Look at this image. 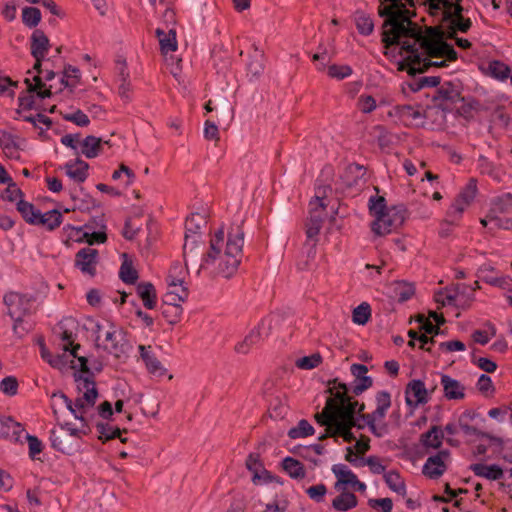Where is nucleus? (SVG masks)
<instances>
[{
	"label": "nucleus",
	"mask_w": 512,
	"mask_h": 512,
	"mask_svg": "<svg viewBox=\"0 0 512 512\" xmlns=\"http://www.w3.org/2000/svg\"><path fill=\"white\" fill-rule=\"evenodd\" d=\"M447 32L440 26H422L411 20L399 33L395 45L400 46L403 52L423 51L428 57H446L449 61H456L458 53L451 44L445 41Z\"/></svg>",
	"instance_id": "nucleus-1"
},
{
	"label": "nucleus",
	"mask_w": 512,
	"mask_h": 512,
	"mask_svg": "<svg viewBox=\"0 0 512 512\" xmlns=\"http://www.w3.org/2000/svg\"><path fill=\"white\" fill-rule=\"evenodd\" d=\"M244 236L240 226L232 229L226 240L223 229L212 236L205 254V265L209 266L212 273L224 278H230L236 273L243 257Z\"/></svg>",
	"instance_id": "nucleus-2"
},
{
	"label": "nucleus",
	"mask_w": 512,
	"mask_h": 512,
	"mask_svg": "<svg viewBox=\"0 0 512 512\" xmlns=\"http://www.w3.org/2000/svg\"><path fill=\"white\" fill-rule=\"evenodd\" d=\"M378 15L383 18L381 36L384 48L388 49L397 43L399 33L406 25L411 24L415 12L410 11L400 0H378Z\"/></svg>",
	"instance_id": "nucleus-3"
},
{
	"label": "nucleus",
	"mask_w": 512,
	"mask_h": 512,
	"mask_svg": "<svg viewBox=\"0 0 512 512\" xmlns=\"http://www.w3.org/2000/svg\"><path fill=\"white\" fill-rule=\"evenodd\" d=\"M368 208L375 218L371 223V230L377 236H385L398 229L405 221V210L399 207L386 205L384 196H372Z\"/></svg>",
	"instance_id": "nucleus-4"
},
{
	"label": "nucleus",
	"mask_w": 512,
	"mask_h": 512,
	"mask_svg": "<svg viewBox=\"0 0 512 512\" xmlns=\"http://www.w3.org/2000/svg\"><path fill=\"white\" fill-rule=\"evenodd\" d=\"M96 346L115 358H126L132 348L127 332L113 323L96 324Z\"/></svg>",
	"instance_id": "nucleus-5"
},
{
	"label": "nucleus",
	"mask_w": 512,
	"mask_h": 512,
	"mask_svg": "<svg viewBox=\"0 0 512 512\" xmlns=\"http://www.w3.org/2000/svg\"><path fill=\"white\" fill-rule=\"evenodd\" d=\"M89 427H73L70 423L58 424L51 430L50 441L54 449L71 455L78 451L82 438L88 434Z\"/></svg>",
	"instance_id": "nucleus-6"
},
{
	"label": "nucleus",
	"mask_w": 512,
	"mask_h": 512,
	"mask_svg": "<svg viewBox=\"0 0 512 512\" xmlns=\"http://www.w3.org/2000/svg\"><path fill=\"white\" fill-rule=\"evenodd\" d=\"M407 56L398 62V70L406 71L410 76L422 74L429 70L430 67H446V57H428L423 51L406 52Z\"/></svg>",
	"instance_id": "nucleus-7"
},
{
	"label": "nucleus",
	"mask_w": 512,
	"mask_h": 512,
	"mask_svg": "<svg viewBox=\"0 0 512 512\" xmlns=\"http://www.w3.org/2000/svg\"><path fill=\"white\" fill-rule=\"evenodd\" d=\"M326 189H330L329 187L318 189L316 197L310 201L309 203V216L305 222L306 236L310 240H317V236L319 235L324 219L326 218V204L324 203V198L326 196Z\"/></svg>",
	"instance_id": "nucleus-8"
},
{
	"label": "nucleus",
	"mask_w": 512,
	"mask_h": 512,
	"mask_svg": "<svg viewBox=\"0 0 512 512\" xmlns=\"http://www.w3.org/2000/svg\"><path fill=\"white\" fill-rule=\"evenodd\" d=\"M4 302L8 308V314L14 320V332L22 336L28 331L27 328L21 327V324L24 316L30 312V300L19 293L10 292L5 295Z\"/></svg>",
	"instance_id": "nucleus-9"
},
{
	"label": "nucleus",
	"mask_w": 512,
	"mask_h": 512,
	"mask_svg": "<svg viewBox=\"0 0 512 512\" xmlns=\"http://www.w3.org/2000/svg\"><path fill=\"white\" fill-rule=\"evenodd\" d=\"M203 241L199 235H186L183 245V257L186 271L193 270L197 275L202 269L209 270V266L205 265V255L202 256Z\"/></svg>",
	"instance_id": "nucleus-10"
},
{
	"label": "nucleus",
	"mask_w": 512,
	"mask_h": 512,
	"mask_svg": "<svg viewBox=\"0 0 512 512\" xmlns=\"http://www.w3.org/2000/svg\"><path fill=\"white\" fill-rule=\"evenodd\" d=\"M156 37L158 38L160 51L164 56L165 62L168 65L173 66L175 64V68H172L171 73L174 76L181 71V62L180 58H175L171 53L175 52L178 48V43L176 39V30L171 28L167 32L161 28L156 29Z\"/></svg>",
	"instance_id": "nucleus-11"
},
{
	"label": "nucleus",
	"mask_w": 512,
	"mask_h": 512,
	"mask_svg": "<svg viewBox=\"0 0 512 512\" xmlns=\"http://www.w3.org/2000/svg\"><path fill=\"white\" fill-rule=\"evenodd\" d=\"M331 383L334 385L337 384V386L329 387L327 390V392L331 394V397L328 399L332 400V412L335 419L355 417L354 410L345 405V402L348 401V388L346 384L338 383V379L329 382V384Z\"/></svg>",
	"instance_id": "nucleus-12"
},
{
	"label": "nucleus",
	"mask_w": 512,
	"mask_h": 512,
	"mask_svg": "<svg viewBox=\"0 0 512 512\" xmlns=\"http://www.w3.org/2000/svg\"><path fill=\"white\" fill-rule=\"evenodd\" d=\"M433 108L423 109L420 105H397L394 114L407 126L421 127Z\"/></svg>",
	"instance_id": "nucleus-13"
},
{
	"label": "nucleus",
	"mask_w": 512,
	"mask_h": 512,
	"mask_svg": "<svg viewBox=\"0 0 512 512\" xmlns=\"http://www.w3.org/2000/svg\"><path fill=\"white\" fill-rule=\"evenodd\" d=\"M245 466L252 473V483L255 485L269 483L274 480L271 473L264 467L258 453H250L246 458Z\"/></svg>",
	"instance_id": "nucleus-14"
},
{
	"label": "nucleus",
	"mask_w": 512,
	"mask_h": 512,
	"mask_svg": "<svg viewBox=\"0 0 512 512\" xmlns=\"http://www.w3.org/2000/svg\"><path fill=\"white\" fill-rule=\"evenodd\" d=\"M98 264V250L86 247L79 250L75 255V266L84 274L94 277Z\"/></svg>",
	"instance_id": "nucleus-15"
},
{
	"label": "nucleus",
	"mask_w": 512,
	"mask_h": 512,
	"mask_svg": "<svg viewBox=\"0 0 512 512\" xmlns=\"http://www.w3.org/2000/svg\"><path fill=\"white\" fill-rule=\"evenodd\" d=\"M448 450H441L436 455L430 456L423 466V474L431 479H437L444 474L447 469L445 460L449 457Z\"/></svg>",
	"instance_id": "nucleus-16"
},
{
	"label": "nucleus",
	"mask_w": 512,
	"mask_h": 512,
	"mask_svg": "<svg viewBox=\"0 0 512 512\" xmlns=\"http://www.w3.org/2000/svg\"><path fill=\"white\" fill-rule=\"evenodd\" d=\"M24 139L7 131H0V147L4 155L10 159L19 160L21 155V145Z\"/></svg>",
	"instance_id": "nucleus-17"
},
{
	"label": "nucleus",
	"mask_w": 512,
	"mask_h": 512,
	"mask_svg": "<svg viewBox=\"0 0 512 512\" xmlns=\"http://www.w3.org/2000/svg\"><path fill=\"white\" fill-rule=\"evenodd\" d=\"M406 403L409 406H417L428 402V391L421 380L410 381L405 390Z\"/></svg>",
	"instance_id": "nucleus-18"
},
{
	"label": "nucleus",
	"mask_w": 512,
	"mask_h": 512,
	"mask_svg": "<svg viewBox=\"0 0 512 512\" xmlns=\"http://www.w3.org/2000/svg\"><path fill=\"white\" fill-rule=\"evenodd\" d=\"M52 397H59L64 404L66 405L67 409L74 415L76 419H78L81 422V425L84 427H89L87 420L84 417V414L86 411L93 406L86 405V402L82 397H78L75 402H72L64 393L58 392L53 393Z\"/></svg>",
	"instance_id": "nucleus-19"
},
{
	"label": "nucleus",
	"mask_w": 512,
	"mask_h": 512,
	"mask_svg": "<svg viewBox=\"0 0 512 512\" xmlns=\"http://www.w3.org/2000/svg\"><path fill=\"white\" fill-rule=\"evenodd\" d=\"M161 312L169 324L174 325L178 323L183 312V308L179 304V298L175 299V296L171 295L163 296Z\"/></svg>",
	"instance_id": "nucleus-20"
},
{
	"label": "nucleus",
	"mask_w": 512,
	"mask_h": 512,
	"mask_svg": "<svg viewBox=\"0 0 512 512\" xmlns=\"http://www.w3.org/2000/svg\"><path fill=\"white\" fill-rule=\"evenodd\" d=\"M139 351L149 373L156 376H163L166 373V369L153 353L152 346L140 345Z\"/></svg>",
	"instance_id": "nucleus-21"
},
{
	"label": "nucleus",
	"mask_w": 512,
	"mask_h": 512,
	"mask_svg": "<svg viewBox=\"0 0 512 512\" xmlns=\"http://www.w3.org/2000/svg\"><path fill=\"white\" fill-rule=\"evenodd\" d=\"M460 100V93L455 86L448 82L438 89L437 95L433 97L435 107L444 111L446 108L444 102L456 103Z\"/></svg>",
	"instance_id": "nucleus-22"
},
{
	"label": "nucleus",
	"mask_w": 512,
	"mask_h": 512,
	"mask_svg": "<svg viewBox=\"0 0 512 512\" xmlns=\"http://www.w3.org/2000/svg\"><path fill=\"white\" fill-rule=\"evenodd\" d=\"M118 68V94L122 99L126 101L130 100V93L132 91V84L130 81V73L128 71L126 60L117 61Z\"/></svg>",
	"instance_id": "nucleus-23"
},
{
	"label": "nucleus",
	"mask_w": 512,
	"mask_h": 512,
	"mask_svg": "<svg viewBox=\"0 0 512 512\" xmlns=\"http://www.w3.org/2000/svg\"><path fill=\"white\" fill-rule=\"evenodd\" d=\"M444 396L449 400H460L465 396V387L456 379L448 375L441 376Z\"/></svg>",
	"instance_id": "nucleus-24"
},
{
	"label": "nucleus",
	"mask_w": 512,
	"mask_h": 512,
	"mask_svg": "<svg viewBox=\"0 0 512 512\" xmlns=\"http://www.w3.org/2000/svg\"><path fill=\"white\" fill-rule=\"evenodd\" d=\"M50 42L42 30L36 29L31 36V54L34 58H44Z\"/></svg>",
	"instance_id": "nucleus-25"
},
{
	"label": "nucleus",
	"mask_w": 512,
	"mask_h": 512,
	"mask_svg": "<svg viewBox=\"0 0 512 512\" xmlns=\"http://www.w3.org/2000/svg\"><path fill=\"white\" fill-rule=\"evenodd\" d=\"M64 169L68 177L76 182L82 183L87 179L89 165L78 158L74 162L66 163Z\"/></svg>",
	"instance_id": "nucleus-26"
},
{
	"label": "nucleus",
	"mask_w": 512,
	"mask_h": 512,
	"mask_svg": "<svg viewBox=\"0 0 512 512\" xmlns=\"http://www.w3.org/2000/svg\"><path fill=\"white\" fill-rule=\"evenodd\" d=\"M78 384V389L83 391L82 398L86 402L88 406H94L98 397V391L96 389L95 382L90 380L88 377L80 376L76 379Z\"/></svg>",
	"instance_id": "nucleus-27"
},
{
	"label": "nucleus",
	"mask_w": 512,
	"mask_h": 512,
	"mask_svg": "<svg viewBox=\"0 0 512 512\" xmlns=\"http://www.w3.org/2000/svg\"><path fill=\"white\" fill-rule=\"evenodd\" d=\"M62 223V214L59 210L53 209L46 213L39 211L34 225H41L52 231L59 227Z\"/></svg>",
	"instance_id": "nucleus-28"
},
{
	"label": "nucleus",
	"mask_w": 512,
	"mask_h": 512,
	"mask_svg": "<svg viewBox=\"0 0 512 512\" xmlns=\"http://www.w3.org/2000/svg\"><path fill=\"white\" fill-rule=\"evenodd\" d=\"M470 469L474 472L476 476L484 477L488 480H499L503 477V470L500 466L493 465H484V464H472Z\"/></svg>",
	"instance_id": "nucleus-29"
},
{
	"label": "nucleus",
	"mask_w": 512,
	"mask_h": 512,
	"mask_svg": "<svg viewBox=\"0 0 512 512\" xmlns=\"http://www.w3.org/2000/svg\"><path fill=\"white\" fill-rule=\"evenodd\" d=\"M332 471L337 477V482L335 483V488L337 490H340L342 485H350L351 487L355 486V482L358 478L345 465H334L332 467Z\"/></svg>",
	"instance_id": "nucleus-30"
},
{
	"label": "nucleus",
	"mask_w": 512,
	"mask_h": 512,
	"mask_svg": "<svg viewBox=\"0 0 512 512\" xmlns=\"http://www.w3.org/2000/svg\"><path fill=\"white\" fill-rule=\"evenodd\" d=\"M137 294L141 298L143 305L147 309H153L156 306V290L152 283L143 282L137 285Z\"/></svg>",
	"instance_id": "nucleus-31"
},
{
	"label": "nucleus",
	"mask_w": 512,
	"mask_h": 512,
	"mask_svg": "<svg viewBox=\"0 0 512 512\" xmlns=\"http://www.w3.org/2000/svg\"><path fill=\"white\" fill-rule=\"evenodd\" d=\"M443 438V430L438 426H432L427 432L421 435L420 440L426 448L437 449L442 445Z\"/></svg>",
	"instance_id": "nucleus-32"
},
{
	"label": "nucleus",
	"mask_w": 512,
	"mask_h": 512,
	"mask_svg": "<svg viewBox=\"0 0 512 512\" xmlns=\"http://www.w3.org/2000/svg\"><path fill=\"white\" fill-rule=\"evenodd\" d=\"M101 151V138L89 135L81 143V153L87 158H95L100 154Z\"/></svg>",
	"instance_id": "nucleus-33"
},
{
	"label": "nucleus",
	"mask_w": 512,
	"mask_h": 512,
	"mask_svg": "<svg viewBox=\"0 0 512 512\" xmlns=\"http://www.w3.org/2000/svg\"><path fill=\"white\" fill-rule=\"evenodd\" d=\"M260 339V330L256 328L252 329L242 341L235 345L234 350L238 354L246 355L249 353L251 348L260 341Z\"/></svg>",
	"instance_id": "nucleus-34"
},
{
	"label": "nucleus",
	"mask_w": 512,
	"mask_h": 512,
	"mask_svg": "<svg viewBox=\"0 0 512 512\" xmlns=\"http://www.w3.org/2000/svg\"><path fill=\"white\" fill-rule=\"evenodd\" d=\"M282 468L286 473L289 474L290 477L294 479H303L306 475L304 465L292 457L284 458L282 461Z\"/></svg>",
	"instance_id": "nucleus-35"
},
{
	"label": "nucleus",
	"mask_w": 512,
	"mask_h": 512,
	"mask_svg": "<svg viewBox=\"0 0 512 512\" xmlns=\"http://www.w3.org/2000/svg\"><path fill=\"white\" fill-rule=\"evenodd\" d=\"M354 21L360 34L367 36L374 31V22L365 12L357 10L354 14Z\"/></svg>",
	"instance_id": "nucleus-36"
},
{
	"label": "nucleus",
	"mask_w": 512,
	"mask_h": 512,
	"mask_svg": "<svg viewBox=\"0 0 512 512\" xmlns=\"http://www.w3.org/2000/svg\"><path fill=\"white\" fill-rule=\"evenodd\" d=\"M357 497L350 492H343L332 501V506L337 511H347L357 506Z\"/></svg>",
	"instance_id": "nucleus-37"
},
{
	"label": "nucleus",
	"mask_w": 512,
	"mask_h": 512,
	"mask_svg": "<svg viewBox=\"0 0 512 512\" xmlns=\"http://www.w3.org/2000/svg\"><path fill=\"white\" fill-rule=\"evenodd\" d=\"M124 261L120 267L119 277L126 284H134L138 279V272L133 267L132 261L127 259V255L123 254Z\"/></svg>",
	"instance_id": "nucleus-38"
},
{
	"label": "nucleus",
	"mask_w": 512,
	"mask_h": 512,
	"mask_svg": "<svg viewBox=\"0 0 512 512\" xmlns=\"http://www.w3.org/2000/svg\"><path fill=\"white\" fill-rule=\"evenodd\" d=\"M387 486L399 495L405 496L406 487L404 480L396 471H389L384 475Z\"/></svg>",
	"instance_id": "nucleus-39"
},
{
	"label": "nucleus",
	"mask_w": 512,
	"mask_h": 512,
	"mask_svg": "<svg viewBox=\"0 0 512 512\" xmlns=\"http://www.w3.org/2000/svg\"><path fill=\"white\" fill-rule=\"evenodd\" d=\"M17 210L29 224H35L36 218L40 210L36 209L35 206L23 199L17 201Z\"/></svg>",
	"instance_id": "nucleus-40"
},
{
	"label": "nucleus",
	"mask_w": 512,
	"mask_h": 512,
	"mask_svg": "<svg viewBox=\"0 0 512 512\" xmlns=\"http://www.w3.org/2000/svg\"><path fill=\"white\" fill-rule=\"evenodd\" d=\"M376 403H377V408L371 414L376 417L385 418L387 410L391 406L390 393H388L387 391L378 392L376 395Z\"/></svg>",
	"instance_id": "nucleus-41"
},
{
	"label": "nucleus",
	"mask_w": 512,
	"mask_h": 512,
	"mask_svg": "<svg viewBox=\"0 0 512 512\" xmlns=\"http://www.w3.org/2000/svg\"><path fill=\"white\" fill-rule=\"evenodd\" d=\"M97 431L99 432V440L103 443L106 441L112 440L114 438L120 437L122 432H127L126 429L121 430L118 427L111 426L109 424L99 423L97 424Z\"/></svg>",
	"instance_id": "nucleus-42"
},
{
	"label": "nucleus",
	"mask_w": 512,
	"mask_h": 512,
	"mask_svg": "<svg viewBox=\"0 0 512 512\" xmlns=\"http://www.w3.org/2000/svg\"><path fill=\"white\" fill-rule=\"evenodd\" d=\"M313 434V426L305 419L300 420L296 427H293L288 431V436L291 439L304 438Z\"/></svg>",
	"instance_id": "nucleus-43"
},
{
	"label": "nucleus",
	"mask_w": 512,
	"mask_h": 512,
	"mask_svg": "<svg viewBox=\"0 0 512 512\" xmlns=\"http://www.w3.org/2000/svg\"><path fill=\"white\" fill-rule=\"evenodd\" d=\"M472 22L469 18L459 17L450 21V27L447 31L448 38H455L456 32L466 33L471 28Z\"/></svg>",
	"instance_id": "nucleus-44"
},
{
	"label": "nucleus",
	"mask_w": 512,
	"mask_h": 512,
	"mask_svg": "<svg viewBox=\"0 0 512 512\" xmlns=\"http://www.w3.org/2000/svg\"><path fill=\"white\" fill-rule=\"evenodd\" d=\"M11 427L14 428L13 432L16 435H19L20 432L23 430L22 425L20 423L16 422L12 417H10V416L0 417V438L8 437Z\"/></svg>",
	"instance_id": "nucleus-45"
},
{
	"label": "nucleus",
	"mask_w": 512,
	"mask_h": 512,
	"mask_svg": "<svg viewBox=\"0 0 512 512\" xmlns=\"http://www.w3.org/2000/svg\"><path fill=\"white\" fill-rule=\"evenodd\" d=\"M22 21L30 28L36 27L41 21L40 10L36 7H25L22 10Z\"/></svg>",
	"instance_id": "nucleus-46"
},
{
	"label": "nucleus",
	"mask_w": 512,
	"mask_h": 512,
	"mask_svg": "<svg viewBox=\"0 0 512 512\" xmlns=\"http://www.w3.org/2000/svg\"><path fill=\"white\" fill-rule=\"evenodd\" d=\"M371 316V308L368 303L363 302L352 312V320L355 324L364 325L368 322Z\"/></svg>",
	"instance_id": "nucleus-47"
},
{
	"label": "nucleus",
	"mask_w": 512,
	"mask_h": 512,
	"mask_svg": "<svg viewBox=\"0 0 512 512\" xmlns=\"http://www.w3.org/2000/svg\"><path fill=\"white\" fill-rule=\"evenodd\" d=\"M394 293L399 302L409 300L415 293L413 284L407 282H396Z\"/></svg>",
	"instance_id": "nucleus-48"
},
{
	"label": "nucleus",
	"mask_w": 512,
	"mask_h": 512,
	"mask_svg": "<svg viewBox=\"0 0 512 512\" xmlns=\"http://www.w3.org/2000/svg\"><path fill=\"white\" fill-rule=\"evenodd\" d=\"M322 363V356L320 353H314L309 356H304L296 360L295 365L302 370H311L318 367Z\"/></svg>",
	"instance_id": "nucleus-49"
},
{
	"label": "nucleus",
	"mask_w": 512,
	"mask_h": 512,
	"mask_svg": "<svg viewBox=\"0 0 512 512\" xmlns=\"http://www.w3.org/2000/svg\"><path fill=\"white\" fill-rule=\"evenodd\" d=\"M204 222L203 217L200 214H192L189 218L186 220L185 228V236L190 235H199L201 238V224Z\"/></svg>",
	"instance_id": "nucleus-50"
},
{
	"label": "nucleus",
	"mask_w": 512,
	"mask_h": 512,
	"mask_svg": "<svg viewBox=\"0 0 512 512\" xmlns=\"http://www.w3.org/2000/svg\"><path fill=\"white\" fill-rule=\"evenodd\" d=\"M362 419L366 421L370 431L377 437H382L387 432V425L383 424L381 426L376 425V421H381L384 418L376 417L372 414H362Z\"/></svg>",
	"instance_id": "nucleus-51"
},
{
	"label": "nucleus",
	"mask_w": 512,
	"mask_h": 512,
	"mask_svg": "<svg viewBox=\"0 0 512 512\" xmlns=\"http://www.w3.org/2000/svg\"><path fill=\"white\" fill-rule=\"evenodd\" d=\"M332 407H333L332 400H329L327 398V401H326V404H325V407L323 408V410L314 415L315 421L322 426H326L329 423H331L332 421H335L336 419L333 416Z\"/></svg>",
	"instance_id": "nucleus-52"
},
{
	"label": "nucleus",
	"mask_w": 512,
	"mask_h": 512,
	"mask_svg": "<svg viewBox=\"0 0 512 512\" xmlns=\"http://www.w3.org/2000/svg\"><path fill=\"white\" fill-rule=\"evenodd\" d=\"M175 296L179 298V304L181 302H185L189 295V290L184 286V283H168V291L164 294V296Z\"/></svg>",
	"instance_id": "nucleus-53"
},
{
	"label": "nucleus",
	"mask_w": 512,
	"mask_h": 512,
	"mask_svg": "<svg viewBox=\"0 0 512 512\" xmlns=\"http://www.w3.org/2000/svg\"><path fill=\"white\" fill-rule=\"evenodd\" d=\"M19 383L15 376H7L0 381V391L7 396H15L18 393Z\"/></svg>",
	"instance_id": "nucleus-54"
},
{
	"label": "nucleus",
	"mask_w": 512,
	"mask_h": 512,
	"mask_svg": "<svg viewBox=\"0 0 512 512\" xmlns=\"http://www.w3.org/2000/svg\"><path fill=\"white\" fill-rule=\"evenodd\" d=\"M328 76L338 80H342L352 75L353 70L349 65L332 64L327 69Z\"/></svg>",
	"instance_id": "nucleus-55"
},
{
	"label": "nucleus",
	"mask_w": 512,
	"mask_h": 512,
	"mask_svg": "<svg viewBox=\"0 0 512 512\" xmlns=\"http://www.w3.org/2000/svg\"><path fill=\"white\" fill-rule=\"evenodd\" d=\"M488 70L492 77L499 80L508 78L510 72L509 67L500 61L491 62L489 64Z\"/></svg>",
	"instance_id": "nucleus-56"
},
{
	"label": "nucleus",
	"mask_w": 512,
	"mask_h": 512,
	"mask_svg": "<svg viewBox=\"0 0 512 512\" xmlns=\"http://www.w3.org/2000/svg\"><path fill=\"white\" fill-rule=\"evenodd\" d=\"M23 192L20 188L17 187L16 183L12 180L10 183H7V188L5 189L2 198L9 202H14L22 199Z\"/></svg>",
	"instance_id": "nucleus-57"
},
{
	"label": "nucleus",
	"mask_w": 512,
	"mask_h": 512,
	"mask_svg": "<svg viewBox=\"0 0 512 512\" xmlns=\"http://www.w3.org/2000/svg\"><path fill=\"white\" fill-rule=\"evenodd\" d=\"M188 272L181 266V264L177 263L173 265L167 276V283H184L185 274Z\"/></svg>",
	"instance_id": "nucleus-58"
},
{
	"label": "nucleus",
	"mask_w": 512,
	"mask_h": 512,
	"mask_svg": "<svg viewBox=\"0 0 512 512\" xmlns=\"http://www.w3.org/2000/svg\"><path fill=\"white\" fill-rule=\"evenodd\" d=\"M373 379L370 376L361 377L359 379H355L353 382V386L351 388V392L358 396L362 394L364 391L372 387Z\"/></svg>",
	"instance_id": "nucleus-59"
},
{
	"label": "nucleus",
	"mask_w": 512,
	"mask_h": 512,
	"mask_svg": "<svg viewBox=\"0 0 512 512\" xmlns=\"http://www.w3.org/2000/svg\"><path fill=\"white\" fill-rule=\"evenodd\" d=\"M63 117L65 120L73 122L80 127H86L90 123L88 116L80 109H78L72 114H66Z\"/></svg>",
	"instance_id": "nucleus-60"
},
{
	"label": "nucleus",
	"mask_w": 512,
	"mask_h": 512,
	"mask_svg": "<svg viewBox=\"0 0 512 512\" xmlns=\"http://www.w3.org/2000/svg\"><path fill=\"white\" fill-rule=\"evenodd\" d=\"M477 191L476 180L470 179L465 188L460 192L458 197H460L465 203L470 204L474 199Z\"/></svg>",
	"instance_id": "nucleus-61"
},
{
	"label": "nucleus",
	"mask_w": 512,
	"mask_h": 512,
	"mask_svg": "<svg viewBox=\"0 0 512 512\" xmlns=\"http://www.w3.org/2000/svg\"><path fill=\"white\" fill-rule=\"evenodd\" d=\"M357 106L363 113H370L376 108V100L371 95H361Z\"/></svg>",
	"instance_id": "nucleus-62"
},
{
	"label": "nucleus",
	"mask_w": 512,
	"mask_h": 512,
	"mask_svg": "<svg viewBox=\"0 0 512 512\" xmlns=\"http://www.w3.org/2000/svg\"><path fill=\"white\" fill-rule=\"evenodd\" d=\"M83 239L91 246L95 243H105L107 241V234L105 231H94V232H85L83 234Z\"/></svg>",
	"instance_id": "nucleus-63"
},
{
	"label": "nucleus",
	"mask_w": 512,
	"mask_h": 512,
	"mask_svg": "<svg viewBox=\"0 0 512 512\" xmlns=\"http://www.w3.org/2000/svg\"><path fill=\"white\" fill-rule=\"evenodd\" d=\"M368 504L372 508L381 507L382 512H391L393 508V502L390 498L370 499Z\"/></svg>",
	"instance_id": "nucleus-64"
}]
</instances>
